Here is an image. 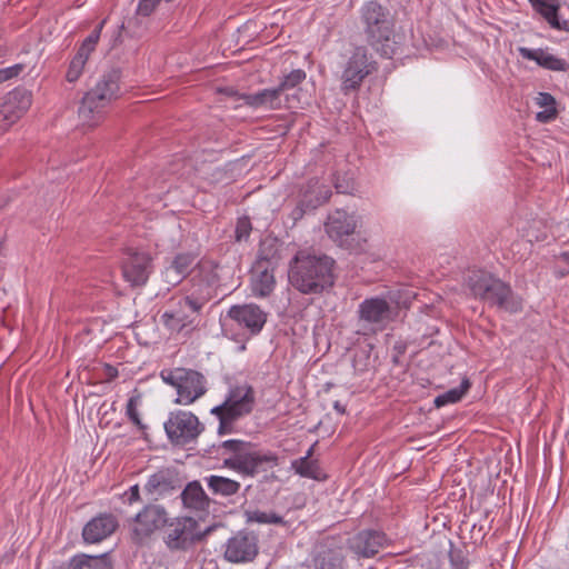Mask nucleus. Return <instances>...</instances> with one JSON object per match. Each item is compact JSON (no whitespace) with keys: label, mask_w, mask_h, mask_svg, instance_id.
<instances>
[{"label":"nucleus","mask_w":569,"mask_h":569,"mask_svg":"<svg viewBox=\"0 0 569 569\" xmlns=\"http://www.w3.org/2000/svg\"><path fill=\"white\" fill-rule=\"evenodd\" d=\"M251 222L249 218L242 217L238 219L237 226H236V240L237 241H243L249 238V234L251 232Z\"/></svg>","instance_id":"4c0bfd02"},{"label":"nucleus","mask_w":569,"mask_h":569,"mask_svg":"<svg viewBox=\"0 0 569 569\" xmlns=\"http://www.w3.org/2000/svg\"><path fill=\"white\" fill-rule=\"evenodd\" d=\"M361 19L370 44L386 58L397 51L393 23L387 9L376 1L367 2L361 9Z\"/></svg>","instance_id":"20e7f679"},{"label":"nucleus","mask_w":569,"mask_h":569,"mask_svg":"<svg viewBox=\"0 0 569 569\" xmlns=\"http://www.w3.org/2000/svg\"><path fill=\"white\" fill-rule=\"evenodd\" d=\"M89 57L90 56H88L79 50L77 51V53L74 54V57L71 59V61L69 63V68L67 70V74H66L67 81L76 82L80 78Z\"/></svg>","instance_id":"c9c22d12"},{"label":"nucleus","mask_w":569,"mask_h":569,"mask_svg":"<svg viewBox=\"0 0 569 569\" xmlns=\"http://www.w3.org/2000/svg\"><path fill=\"white\" fill-rule=\"evenodd\" d=\"M207 303V298L202 296H184L173 301L167 309L161 320L163 325L174 332H180L186 328H194L199 320L200 311Z\"/></svg>","instance_id":"1a4fd4ad"},{"label":"nucleus","mask_w":569,"mask_h":569,"mask_svg":"<svg viewBox=\"0 0 569 569\" xmlns=\"http://www.w3.org/2000/svg\"><path fill=\"white\" fill-rule=\"evenodd\" d=\"M246 103L254 108L279 109L284 106V97L279 88L263 89L259 92L247 94Z\"/></svg>","instance_id":"cd10ccee"},{"label":"nucleus","mask_w":569,"mask_h":569,"mask_svg":"<svg viewBox=\"0 0 569 569\" xmlns=\"http://www.w3.org/2000/svg\"><path fill=\"white\" fill-rule=\"evenodd\" d=\"M31 92L23 88H17L8 92L1 104L8 109L18 120L31 106Z\"/></svg>","instance_id":"c85d7f7f"},{"label":"nucleus","mask_w":569,"mask_h":569,"mask_svg":"<svg viewBox=\"0 0 569 569\" xmlns=\"http://www.w3.org/2000/svg\"><path fill=\"white\" fill-rule=\"evenodd\" d=\"M333 408H335V410H336L337 412H339V413H341V415H342V413H345V411H346L345 406H342L339 401H336V402L333 403Z\"/></svg>","instance_id":"c03bdc74"},{"label":"nucleus","mask_w":569,"mask_h":569,"mask_svg":"<svg viewBox=\"0 0 569 569\" xmlns=\"http://www.w3.org/2000/svg\"><path fill=\"white\" fill-rule=\"evenodd\" d=\"M519 53L523 59L537 62L540 67L552 71H567L569 63L561 58L543 49L519 48Z\"/></svg>","instance_id":"b1692460"},{"label":"nucleus","mask_w":569,"mask_h":569,"mask_svg":"<svg viewBox=\"0 0 569 569\" xmlns=\"http://www.w3.org/2000/svg\"><path fill=\"white\" fill-rule=\"evenodd\" d=\"M258 551V537L253 532L238 531L228 539L224 558L233 563L249 562L257 557Z\"/></svg>","instance_id":"2eb2a0df"},{"label":"nucleus","mask_w":569,"mask_h":569,"mask_svg":"<svg viewBox=\"0 0 569 569\" xmlns=\"http://www.w3.org/2000/svg\"><path fill=\"white\" fill-rule=\"evenodd\" d=\"M67 569H113L109 553H78L70 558Z\"/></svg>","instance_id":"c756f323"},{"label":"nucleus","mask_w":569,"mask_h":569,"mask_svg":"<svg viewBox=\"0 0 569 569\" xmlns=\"http://www.w3.org/2000/svg\"><path fill=\"white\" fill-rule=\"evenodd\" d=\"M291 469L301 477L320 480L321 471L317 460L301 457L291 461Z\"/></svg>","instance_id":"2f4dec72"},{"label":"nucleus","mask_w":569,"mask_h":569,"mask_svg":"<svg viewBox=\"0 0 569 569\" xmlns=\"http://www.w3.org/2000/svg\"><path fill=\"white\" fill-rule=\"evenodd\" d=\"M196 266H198V261L194 253H178L163 271L164 281L170 286H176L180 283Z\"/></svg>","instance_id":"412c9836"},{"label":"nucleus","mask_w":569,"mask_h":569,"mask_svg":"<svg viewBox=\"0 0 569 569\" xmlns=\"http://www.w3.org/2000/svg\"><path fill=\"white\" fill-rule=\"evenodd\" d=\"M16 121L12 113L0 103V131L8 130Z\"/></svg>","instance_id":"ea45409f"},{"label":"nucleus","mask_w":569,"mask_h":569,"mask_svg":"<svg viewBox=\"0 0 569 569\" xmlns=\"http://www.w3.org/2000/svg\"><path fill=\"white\" fill-rule=\"evenodd\" d=\"M306 79V72L302 69H295L290 73L286 74L278 88L284 97V107L292 109L298 108L301 103V98L298 92L290 93Z\"/></svg>","instance_id":"a878e982"},{"label":"nucleus","mask_w":569,"mask_h":569,"mask_svg":"<svg viewBox=\"0 0 569 569\" xmlns=\"http://www.w3.org/2000/svg\"><path fill=\"white\" fill-rule=\"evenodd\" d=\"M23 69L22 64H14L0 69V83L17 77Z\"/></svg>","instance_id":"a19ab883"},{"label":"nucleus","mask_w":569,"mask_h":569,"mask_svg":"<svg viewBox=\"0 0 569 569\" xmlns=\"http://www.w3.org/2000/svg\"><path fill=\"white\" fill-rule=\"evenodd\" d=\"M357 226L358 217L356 214L338 209L329 214L326 232L333 241L340 242L345 237L352 234Z\"/></svg>","instance_id":"6ab92c4d"},{"label":"nucleus","mask_w":569,"mask_h":569,"mask_svg":"<svg viewBox=\"0 0 569 569\" xmlns=\"http://www.w3.org/2000/svg\"><path fill=\"white\" fill-rule=\"evenodd\" d=\"M163 426L169 440L177 446L196 440L204 429L198 417L186 410L171 411Z\"/></svg>","instance_id":"9b49d317"},{"label":"nucleus","mask_w":569,"mask_h":569,"mask_svg":"<svg viewBox=\"0 0 569 569\" xmlns=\"http://www.w3.org/2000/svg\"><path fill=\"white\" fill-rule=\"evenodd\" d=\"M173 489L174 478L167 469L159 470L151 475L144 485V491L151 499L163 497Z\"/></svg>","instance_id":"bb28decb"},{"label":"nucleus","mask_w":569,"mask_h":569,"mask_svg":"<svg viewBox=\"0 0 569 569\" xmlns=\"http://www.w3.org/2000/svg\"><path fill=\"white\" fill-rule=\"evenodd\" d=\"M104 21L100 22L99 26L84 39L79 51L90 56L94 50L96 44L100 38V32L103 27Z\"/></svg>","instance_id":"e433bc0d"},{"label":"nucleus","mask_w":569,"mask_h":569,"mask_svg":"<svg viewBox=\"0 0 569 569\" xmlns=\"http://www.w3.org/2000/svg\"><path fill=\"white\" fill-rule=\"evenodd\" d=\"M387 543L386 535L377 530H362L348 540L350 550L361 558L376 556Z\"/></svg>","instance_id":"f3484780"},{"label":"nucleus","mask_w":569,"mask_h":569,"mask_svg":"<svg viewBox=\"0 0 569 569\" xmlns=\"http://www.w3.org/2000/svg\"><path fill=\"white\" fill-rule=\"evenodd\" d=\"M469 387H470L469 381L468 380H463L459 387L450 389L447 392L438 396L435 399V401H433L435 406L437 408H440V407L446 406L448 403H456V402H458L463 397V395L467 392Z\"/></svg>","instance_id":"f704fd0d"},{"label":"nucleus","mask_w":569,"mask_h":569,"mask_svg":"<svg viewBox=\"0 0 569 569\" xmlns=\"http://www.w3.org/2000/svg\"><path fill=\"white\" fill-rule=\"evenodd\" d=\"M532 8L539 13L551 28L568 31L569 22L567 20H560L558 18V11L560 9L559 0H529Z\"/></svg>","instance_id":"393cba45"},{"label":"nucleus","mask_w":569,"mask_h":569,"mask_svg":"<svg viewBox=\"0 0 569 569\" xmlns=\"http://www.w3.org/2000/svg\"><path fill=\"white\" fill-rule=\"evenodd\" d=\"M335 260L326 254L300 250L290 261L288 278L303 295H318L335 283Z\"/></svg>","instance_id":"f257e3e1"},{"label":"nucleus","mask_w":569,"mask_h":569,"mask_svg":"<svg viewBox=\"0 0 569 569\" xmlns=\"http://www.w3.org/2000/svg\"><path fill=\"white\" fill-rule=\"evenodd\" d=\"M260 258L252 270L251 290L253 296L264 298L272 292L276 281L273 272L269 268L268 258L262 256Z\"/></svg>","instance_id":"4be33fe9"},{"label":"nucleus","mask_w":569,"mask_h":569,"mask_svg":"<svg viewBox=\"0 0 569 569\" xmlns=\"http://www.w3.org/2000/svg\"><path fill=\"white\" fill-rule=\"evenodd\" d=\"M312 453H313V446L309 448V450L307 451L305 457H308L309 459H311Z\"/></svg>","instance_id":"a18cd8bd"},{"label":"nucleus","mask_w":569,"mask_h":569,"mask_svg":"<svg viewBox=\"0 0 569 569\" xmlns=\"http://www.w3.org/2000/svg\"><path fill=\"white\" fill-rule=\"evenodd\" d=\"M118 527V521L110 513H102L91 519L82 530L83 540L88 543H97L111 536Z\"/></svg>","instance_id":"aec40b11"},{"label":"nucleus","mask_w":569,"mask_h":569,"mask_svg":"<svg viewBox=\"0 0 569 569\" xmlns=\"http://www.w3.org/2000/svg\"><path fill=\"white\" fill-rule=\"evenodd\" d=\"M536 102L539 107L545 108L543 111L537 113V119L541 122H548L556 118V100L547 92H540L536 98Z\"/></svg>","instance_id":"473e14b6"},{"label":"nucleus","mask_w":569,"mask_h":569,"mask_svg":"<svg viewBox=\"0 0 569 569\" xmlns=\"http://www.w3.org/2000/svg\"><path fill=\"white\" fill-rule=\"evenodd\" d=\"M180 497L186 509L193 512L209 511L210 498L207 496L199 481L189 482L182 490Z\"/></svg>","instance_id":"5701e85b"},{"label":"nucleus","mask_w":569,"mask_h":569,"mask_svg":"<svg viewBox=\"0 0 569 569\" xmlns=\"http://www.w3.org/2000/svg\"><path fill=\"white\" fill-rule=\"evenodd\" d=\"M128 496V503L132 505L140 500V488L138 485L131 486L127 492Z\"/></svg>","instance_id":"79ce46f5"},{"label":"nucleus","mask_w":569,"mask_h":569,"mask_svg":"<svg viewBox=\"0 0 569 569\" xmlns=\"http://www.w3.org/2000/svg\"><path fill=\"white\" fill-rule=\"evenodd\" d=\"M565 259L569 260V253L563 254Z\"/></svg>","instance_id":"49530a36"},{"label":"nucleus","mask_w":569,"mask_h":569,"mask_svg":"<svg viewBox=\"0 0 569 569\" xmlns=\"http://www.w3.org/2000/svg\"><path fill=\"white\" fill-rule=\"evenodd\" d=\"M345 556L336 539H326L316 549L313 566L316 569H342Z\"/></svg>","instance_id":"a211bd4d"},{"label":"nucleus","mask_w":569,"mask_h":569,"mask_svg":"<svg viewBox=\"0 0 569 569\" xmlns=\"http://www.w3.org/2000/svg\"><path fill=\"white\" fill-rule=\"evenodd\" d=\"M166 527L164 543L170 550H184L198 538V523L191 517L169 520Z\"/></svg>","instance_id":"4468645a"},{"label":"nucleus","mask_w":569,"mask_h":569,"mask_svg":"<svg viewBox=\"0 0 569 569\" xmlns=\"http://www.w3.org/2000/svg\"><path fill=\"white\" fill-rule=\"evenodd\" d=\"M204 480L207 482L209 490L213 495H219L222 497H230V496L238 493V491L240 490V487H241L240 482H238L233 479L222 477V476H217V475H211V476L204 478Z\"/></svg>","instance_id":"7c9ffc66"},{"label":"nucleus","mask_w":569,"mask_h":569,"mask_svg":"<svg viewBox=\"0 0 569 569\" xmlns=\"http://www.w3.org/2000/svg\"><path fill=\"white\" fill-rule=\"evenodd\" d=\"M223 458V467L234 470L243 476L253 477L263 463L278 465V457L273 453H261L251 449V443L230 439L219 446Z\"/></svg>","instance_id":"423d86ee"},{"label":"nucleus","mask_w":569,"mask_h":569,"mask_svg":"<svg viewBox=\"0 0 569 569\" xmlns=\"http://www.w3.org/2000/svg\"><path fill=\"white\" fill-rule=\"evenodd\" d=\"M463 289L475 299L515 311L512 291L508 284L482 269H472L463 276Z\"/></svg>","instance_id":"39448f33"},{"label":"nucleus","mask_w":569,"mask_h":569,"mask_svg":"<svg viewBox=\"0 0 569 569\" xmlns=\"http://www.w3.org/2000/svg\"><path fill=\"white\" fill-rule=\"evenodd\" d=\"M121 94V71L110 69L103 72L81 100L78 110L81 123L88 127L97 126L102 120L106 108Z\"/></svg>","instance_id":"7ed1b4c3"},{"label":"nucleus","mask_w":569,"mask_h":569,"mask_svg":"<svg viewBox=\"0 0 569 569\" xmlns=\"http://www.w3.org/2000/svg\"><path fill=\"white\" fill-rule=\"evenodd\" d=\"M127 416L129 417L131 422L134 423L137 427H139L140 429L144 428V426L141 422L139 412H138V398L131 397L128 400V403H127Z\"/></svg>","instance_id":"58836bf2"},{"label":"nucleus","mask_w":569,"mask_h":569,"mask_svg":"<svg viewBox=\"0 0 569 569\" xmlns=\"http://www.w3.org/2000/svg\"><path fill=\"white\" fill-rule=\"evenodd\" d=\"M416 293L409 289L389 291L383 297L367 298L358 307V318L362 328L376 333L385 330L397 320L400 311L408 309Z\"/></svg>","instance_id":"f03ea898"},{"label":"nucleus","mask_w":569,"mask_h":569,"mask_svg":"<svg viewBox=\"0 0 569 569\" xmlns=\"http://www.w3.org/2000/svg\"><path fill=\"white\" fill-rule=\"evenodd\" d=\"M121 269L127 282L132 287H141L152 272L151 257L147 252L129 250Z\"/></svg>","instance_id":"dca6fc26"},{"label":"nucleus","mask_w":569,"mask_h":569,"mask_svg":"<svg viewBox=\"0 0 569 569\" xmlns=\"http://www.w3.org/2000/svg\"><path fill=\"white\" fill-rule=\"evenodd\" d=\"M169 515L163 506L147 505L138 512L131 527V538L136 543L142 545L150 537L168 525Z\"/></svg>","instance_id":"ddd939ff"},{"label":"nucleus","mask_w":569,"mask_h":569,"mask_svg":"<svg viewBox=\"0 0 569 569\" xmlns=\"http://www.w3.org/2000/svg\"><path fill=\"white\" fill-rule=\"evenodd\" d=\"M376 70V62L365 47H357L343 66L341 90L345 93L360 88L363 80Z\"/></svg>","instance_id":"f8f14e48"},{"label":"nucleus","mask_w":569,"mask_h":569,"mask_svg":"<svg viewBox=\"0 0 569 569\" xmlns=\"http://www.w3.org/2000/svg\"><path fill=\"white\" fill-rule=\"evenodd\" d=\"M103 372L107 380H112L118 377V370L110 365L104 366Z\"/></svg>","instance_id":"37998d69"},{"label":"nucleus","mask_w":569,"mask_h":569,"mask_svg":"<svg viewBox=\"0 0 569 569\" xmlns=\"http://www.w3.org/2000/svg\"><path fill=\"white\" fill-rule=\"evenodd\" d=\"M247 522H256L259 525H284L282 517L274 512H266L261 510H247L244 512Z\"/></svg>","instance_id":"72a5a7b5"},{"label":"nucleus","mask_w":569,"mask_h":569,"mask_svg":"<svg viewBox=\"0 0 569 569\" xmlns=\"http://www.w3.org/2000/svg\"><path fill=\"white\" fill-rule=\"evenodd\" d=\"M160 378L177 391L174 403L190 406L207 392V379L196 370L186 368L163 369Z\"/></svg>","instance_id":"6e6552de"},{"label":"nucleus","mask_w":569,"mask_h":569,"mask_svg":"<svg viewBox=\"0 0 569 569\" xmlns=\"http://www.w3.org/2000/svg\"><path fill=\"white\" fill-rule=\"evenodd\" d=\"M267 322V312L254 303L231 306L224 318V326L244 337L260 333Z\"/></svg>","instance_id":"9d476101"},{"label":"nucleus","mask_w":569,"mask_h":569,"mask_svg":"<svg viewBox=\"0 0 569 569\" xmlns=\"http://www.w3.org/2000/svg\"><path fill=\"white\" fill-rule=\"evenodd\" d=\"M253 406L254 391L250 386L231 388L223 402L210 410V413L219 420L218 433L224 436L234 432L237 421L249 415Z\"/></svg>","instance_id":"0eeeda50"}]
</instances>
